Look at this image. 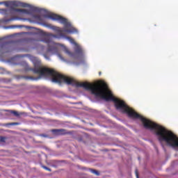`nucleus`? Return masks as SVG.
<instances>
[{
	"label": "nucleus",
	"mask_w": 178,
	"mask_h": 178,
	"mask_svg": "<svg viewBox=\"0 0 178 178\" xmlns=\"http://www.w3.org/2000/svg\"><path fill=\"white\" fill-rule=\"evenodd\" d=\"M51 81L61 84L65 83L68 86H74V87H81L85 88L87 91H90L91 94L95 95L96 98L105 99V101H113L117 111H120L122 113L128 115L129 118L132 119H140L143 127L147 130H154L156 135L161 137L165 127L144 118L143 115L137 113L134 110L131 109L123 100H120L115 97L108 88V85L105 82H98L96 83H90L88 82H79L73 78L67 77L65 75L59 74L58 72L51 69Z\"/></svg>",
	"instance_id": "nucleus-1"
},
{
	"label": "nucleus",
	"mask_w": 178,
	"mask_h": 178,
	"mask_svg": "<svg viewBox=\"0 0 178 178\" xmlns=\"http://www.w3.org/2000/svg\"><path fill=\"white\" fill-rule=\"evenodd\" d=\"M44 17L47 19H51V20H58V22L62 23V24H64L63 29L56 27V31L58 33V35L60 37H63V38H66L67 40H68V41H70V42H71V44H74L75 45V52L78 55H81V56H83V49H81L77 43H76L74 39L66 36L67 33L74 34L79 33V31H77L76 28L73 27V26H72V24L67 22V19L54 13L46 14L44 15Z\"/></svg>",
	"instance_id": "nucleus-2"
},
{
	"label": "nucleus",
	"mask_w": 178,
	"mask_h": 178,
	"mask_svg": "<svg viewBox=\"0 0 178 178\" xmlns=\"http://www.w3.org/2000/svg\"><path fill=\"white\" fill-rule=\"evenodd\" d=\"M6 6H10V12H19L20 13H25L26 15H30V11L27 9L15 8V7L22 6V8H31L32 12H41L40 8L37 7H31L29 4L26 3H19L17 1H6L5 3Z\"/></svg>",
	"instance_id": "nucleus-3"
},
{
	"label": "nucleus",
	"mask_w": 178,
	"mask_h": 178,
	"mask_svg": "<svg viewBox=\"0 0 178 178\" xmlns=\"http://www.w3.org/2000/svg\"><path fill=\"white\" fill-rule=\"evenodd\" d=\"M51 133L54 136H66V134H72V131H69L65 129H51Z\"/></svg>",
	"instance_id": "nucleus-4"
},
{
	"label": "nucleus",
	"mask_w": 178,
	"mask_h": 178,
	"mask_svg": "<svg viewBox=\"0 0 178 178\" xmlns=\"http://www.w3.org/2000/svg\"><path fill=\"white\" fill-rule=\"evenodd\" d=\"M46 42L48 44L49 47L47 49V52H51V54H58V47L55 44L52 43L49 39L46 40Z\"/></svg>",
	"instance_id": "nucleus-5"
},
{
	"label": "nucleus",
	"mask_w": 178,
	"mask_h": 178,
	"mask_svg": "<svg viewBox=\"0 0 178 178\" xmlns=\"http://www.w3.org/2000/svg\"><path fill=\"white\" fill-rule=\"evenodd\" d=\"M90 172L94 175H96V176H99V172H98L97 170L90 169Z\"/></svg>",
	"instance_id": "nucleus-6"
},
{
	"label": "nucleus",
	"mask_w": 178,
	"mask_h": 178,
	"mask_svg": "<svg viewBox=\"0 0 178 178\" xmlns=\"http://www.w3.org/2000/svg\"><path fill=\"white\" fill-rule=\"evenodd\" d=\"M21 79H25V80H34V77L29 76H21Z\"/></svg>",
	"instance_id": "nucleus-7"
},
{
	"label": "nucleus",
	"mask_w": 178,
	"mask_h": 178,
	"mask_svg": "<svg viewBox=\"0 0 178 178\" xmlns=\"http://www.w3.org/2000/svg\"><path fill=\"white\" fill-rule=\"evenodd\" d=\"M13 20H15V18L4 19L3 20V22L4 23H9V22H12V21H13Z\"/></svg>",
	"instance_id": "nucleus-8"
},
{
	"label": "nucleus",
	"mask_w": 178,
	"mask_h": 178,
	"mask_svg": "<svg viewBox=\"0 0 178 178\" xmlns=\"http://www.w3.org/2000/svg\"><path fill=\"white\" fill-rule=\"evenodd\" d=\"M17 125H19V122H13V123L6 124V126H17Z\"/></svg>",
	"instance_id": "nucleus-9"
},
{
	"label": "nucleus",
	"mask_w": 178,
	"mask_h": 178,
	"mask_svg": "<svg viewBox=\"0 0 178 178\" xmlns=\"http://www.w3.org/2000/svg\"><path fill=\"white\" fill-rule=\"evenodd\" d=\"M65 53L67 54L70 56H74V53H72L67 49L65 50Z\"/></svg>",
	"instance_id": "nucleus-10"
},
{
	"label": "nucleus",
	"mask_w": 178,
	"mask_h": 178,
	"mask_svg": "<svg viewBox=\"0 0 178 178\" xmlns=\"http://www.w3.org/2000/svg\"><path fill=\"white\" fill-rule=\"evenodd\" d=\"M10 113H13V115L14 116H19V113H17V111H10Z\"/></svg>",
	"instance_id": "nucleus-11"
},
{
	"label": "nucleus",
	"mask_w": 178,
	"mask_h": 178,
	"mask_svg": "<svg viewBox=\"0 0 178 178\" xmlns=\"http://www.w3.org/2000/svg\"><path fill=\"white\" fill-rule=\"evenodd\" d=\"M0 12H1V13H4V15H6V13H8V10H6V9H0Z\"/></svg>",
	"instance_id": "nucleus-12"
},
{
	"label": "nucleus",
	"mask_w": 178,
	"mask_h": 178,
	"mask_svg": "<svg viewBox=\"0 0 178 178\" xmlns=\"http://www.w3.org/2000/svg\"><path fill=\"white\" fill-rule=\"evenodd\" d=\"M5 140H6V138L5 137H3V136L0 137L1 143H5Z\"/></svg>",
	"instance_id": "nucleus-13"
},
{
	"label": "nucleus",
	"mask_w": 178,
	"mask_h": 178,
	"mask_svg": "<svg viewBox=\"0 0 178 178\" xmlns=\"http://www.w3.org/2000/svg\"><path fill=\"white\" fill-rule=\"evenodd\" d=\"M43 169H44L45 170H48V172H51V168L47 167V166H44L43 165L42 166Z\"/></svg>",
	"instance_id": "nucleus-14"
},
{
	"label": "nucleus",
	"mask_w": 178,
	"mask_h": 178,
	"mask_svg": "<svg viewBox=\"0 0 178 178\" xmlns=\"http://www.w3.org/2000/svg\"><path fill=\"white\" fill-rule=\"evenodd\" d=\"M34 17H35V19H37L38 20H41V16H40V15H35Z\"/></svg>",
	"instance_id": "nucleus-15"
},
{
	"label": "nucleus",
	"mask_w": 178,
	"mask_h": 178,
	"mask_svg": "<svg viewBox=\"0 0 178 178\" xmlns=\"http://www.w3.org/2000/svg\"><path fill=\"white\" fill-rule=\"evenodd\" d=\"M5 38H1L0 39V44H2V42H3V41H5Z\"/></svg>",
	"instance_id": "nucleus-16"
},
{
	"label": "nucleus",
	"mask_w": 178,
	"mask_h": 178,
	"mask_svg": "<svg viewBox=\"0 0 178 178\" xmlns=\"http://www.w3.org/2000/svg\"><path fill=\"white\" fill-rule=\"evenodd\" d=\"M51 37H54V38H58V35L54 34H50Z\"/></svg>",
	"instance_id": "nucleus-17"
},
{
	"label": "nucleus",
	"mask_w": 178,
	"mask_h": 178,
	"mask_svg": "<svg viewBox=\"0 0 178 178\" xmlns=\"http://www.w3.org/2000/svg\"><path fill=\"white\" fill-rule=\"evenodd\" d=\"M136 177H137V178H139V177H138V172H137V170H136Z\"/></svg>",
	"instance_id": "nucleus-18"
},
{
	"label": "nucleus",
	"mask_w": 178,
	"mask_h": 178,
	"mask_svg": "<svg viewBox=\"0 0 178 178\" xmlns=\"http://www.w3.org/2000/svg\"><path fill=\"white\" fill-rule=\"evenodd\" d=\"M3 2H0V5H3Z\"/></svg>",
	"instance_id": "nucleus-19"
},
{
	"label": "nucleus",
	"mask_w": 178,
	"mask_h": 178,
	"mask_svg": "<svg viewBox=\"0 0 178 178\" xmlns=\"http://www.w3.org/2000/svg\"><path fill=\"white\" fill-rule=\"evenodd\" d=\"M41 48H42V49H44V46H41Z\"/></svg>",
	"instance_id": "nucleus-20"
},
{
	"label": "nucleus",
	"mask_w": 178,
	"mask_h": 178,
	"mask_svg": "<svg viewBox=\"0 0 178 178\" xmlns=\"http://www.w3.org/2000/svg\"><path fill=\"white\" fill-rule=\"evenodd\" d=\"M101 74H102V73H101V72H99V75L101 76Z\"/></svg>",
	"instance_id": "nucleus-21"
},
{
	"label": "nucleus",
	"mask_w": 178,
	"mask_h": 178,
	"mask_svg": "<svg viewBox=\"0 0 178 178\" xmlns=\"http://www.w3.org/2000/svg\"><path fill=\"white\" fill-rule=\"evenodd\" d=\"M44 58H47V55L46 54H44Z\"/></svg>",
	"instance_id": "nucleus-22"
},
{
	"label": "nucleus",
	"mask_w": 178,
	"mask_h": 178,
	"mask_svg": "<svg viewBox=\"0 0 178 178\" xmlns=\"http://www.w3.org/2000/svg\"><path fill=\"white\" fill-rule=\"evenodd\" d=\"M5 42V44H8V42Z\"/></svg>",
	"instance_id": "nucleus-23"
}]
</instances>
